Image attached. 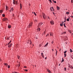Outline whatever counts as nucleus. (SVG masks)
I'll return each mask as SVG.
<instances>
[{
    "label": "nucleus",
    "instance_id": "f257e3e1",
    "mask_svg": "<svg viewBox=\"0 0 73 73\" xmlns=\"http://www.w3.org/2000/svg\"><path fill=\"white\" fill-rule=\"evenodd\" d=\"M13 3L14 4H16V5H17V1L13 0Z\"/></svg>",
    "mask_w": 73,
    "mask_h": 73
},
{
    "label": "nucleus",
    "instance_id": "f03ea898",
    "mask_svg": "<svg viewBox=\"0 0 73 73\" xmlns=\"http://www.w3.org/2000/svg\"><path fill=\"white\" fill-rule=\"evenodd\" d=\"M42 17L44 19H46V15L44 14H43L42 15Z\"/></svg>",
    "mask_w": 73,
    "mask_h": 73
},
{
    "label": "nucleus",
    "instance_id": "7ed1b4c3",
    "mask_svg": "<svg viewBox=\"0 0 73 73\" xmlns=\"http://www.w3.org/2000/svg\"><path fill=\"white\" fill-rule=\"evenodd\" d=\"M3 20L4 21H8V19L7 18H5L3 19Z\"/></svg>",
    "mask_w": 73,
    "mask_h": 73
},
{
    "label": "nucleus",
    "instance_id": "20e7f679",
    "mask_svg": "<svg viewBox=\"0 0 73 73\" xmlns=\"http://www.w3.org/2000/svg\"><path fill=\"white\" fill-rule=\"evenodd\" d=\"M32 23H31L29 24V25L28 27L29 28H31L32 27Z\"/></svg>",
    "mask_w": 73,
    "mask_h": 73
},
{
    "label": "nucleus",
    "instance_id": "39448f33",
    "mask_svg": "<svg viewBox=\"0 0 73 73\" xmlns=\"http://www.w3.org/2000/svg\"><path fill=\"white\" fill-rule=\"evenodd\" d=\"M50 23L52 25H53L54 24V22L53 21H50Z\"/></svg>",
    "mask_w": 73,
    "mask_h": 73
},
{
    "label": "nucleus",
    "instance_id": "423d86ee",
    "mask_svg": "<svg viewBox=\"0 0 73 73\" xmlns=\"http://www.w3.org/2000/svg\"><path fill=\"white\" fill-rule=\"evenodd\" d=\"M47 70L49 72V73H52L50 70L49 69H47Z\"/></svg>",
    "mask_w": 73,
    "mask_h": 73
},
{
    "label": "nucleus",
    "instance_id": "0eeeda50",
    "mask_svg": "<svg viewBox=\"0 0 73 73\" xmlns=\"http://www.w3.org/2000/svg\"><path fill=\"white\" fill-rule=\"evenodd\" d=\"M47 70L49 72V73H52L50 70L49 69H47Z\"/></svg>",
    "mask_w": 73,
    "mask_h": 73
},
{
    "label": "nucleus",
    "instance_id": "6e6552de",
    "mask_svg": "<svg viewBox=\"0 0 73 73\" xmlns=\"http://www.w3.org/2000/svg\"><path fill=\"white\" fill-rule=\"evenodd\" d=\"M42 23H40L38 24V26L39 27V26H40V25H42Z\"/></svg>",
    "mask_w": 73,
    "mask_h": 73
},
{
    "label": "nucleus",
    "instance_id": "1a4fd4ad",
    "mask_svg": "<svg viewBox=\"0 0 73 73\" xmlns=\"http://www.w3.org/2000/svg\"><path fill=\"white\" fill-rule=\"evenodd\" d=\"M48 45V42H47L46 44L44 46V47H46V46H47Z\"/></svg>",
    "mask_w": 73,
    "mask_h": 73
},
{
    "label": "nucleus",
    "instance_id": "9d476101",
    "mask_svg": "<svg viewBox=\"0 0 73 73\" xmlns=\"http://www.w3.org/2000/svg\"><path fill=\"white\" fill-rule=\"evenodd\" d=\"M60 7H58V6H57V10L58 11V10H60Z\"/></svg>",
    "mask_w": 73,
    "mask_h": 73
},
{
    "label": "nucleus",
    "instance_id": "9b49d317",
    "mask_svg": "<svg viewBox=\"0 0 73 73\" xmlns=\"http://www.w3.org/2000/svg\"><path fill=\"white\" fill-rule=\"evenodd\" d=\"M37 31H38L39 32L40 31V28H38L37 29Z\"/></svg>",
    "mask_w": 73,
    "mask_h": 73
},
{
    "label": "nucleus",
    "instance_id": "f8f14e48",
    "mask_svg": "<svg viewBox=\"0 0 73 73\" xmlns=\"http://www.w3.org/2000/svg\"><path fill=\"white\" fill-rule=\"evenodd\" d=\"M68 67L69 68H72V69L73 68V67L69 65Z\"/></svg>",
    "mask_w": 73,
    "mask_h": 73
},
{
    "label": "nucleus",
    "instance_id": "ddd939ff",
    "mask_svg": "<svg viewBox=\"0 0 73 73\" xmlns=\"http://www.w3.org/2000/svg\"><path fill=\"white\" fill-rule=\"evenodd\" d=\"M64 59L63 58H62V60L61 61V62H64Z\"/></svg>",
    "mask_w": 73,
    "mask_h": 73
},
{
    "label": "nucleus",
    "instance_id": "4468645a",
    "mask_svg": "<svg viewBox=\"0 0 73 73\" xmlns=\"http://www.w3.org/2000/svg\"><path fill=\"white\" fill-rule=\"evenodd\" d=\"M6 10H8V6H6Z\"/></svg>",
    "mask_w": 73,
    "mask_h": 73
},
{
    "label": "nucleus",
    "instance_id": "2eb2a0df",
    "mask_svg": "<svg viewBox=\"0 0 73 73\" xmlns=\"http://www.w3.org/2000/svg\"><path fill=\"white\" fill-rule=\"evenodd\" d=\"M60 25L61 26V27H62L63 26V23H60Z\"/></svg>",
    "mask_w": 73,
    "mask_h": 73
},
{
    "label": "nucleus",
    "instance_id": "dca6fc26",
    "mask_svg": "<svg viewBox=\"0 0 73 73\" xmlns=\"http://www.w3.org/2000/svg\"><path fill=\"white\" fill-rule=\"evenodd\" d=\"M8 28H11V25H9L8 26Z\"/></svg>",
    "mask_w": 73,
    "mask_h": 73
},
{
    "label": "nucleus",
    "instance_id": "f3484780",
    "mask_svg": "<svg viewBox=\"0 0 73 73\" xmlns=\"http://www.w3.org/2000/svg\"><path fill=\"white\" fill-rule=\"evenodd\" d=\"M12 45V44H11L10 45H9V48H10L11 46V45Z\"/></svg>",
    "mask_w": 73,
    "mask_h": 73
},
{
    "label": "nucleus",
    "instance_id": "a211bd4d",
    "mask_svg": "<svg viewBox=\"0 0 73 73\" xmlns=\"http://www.w3.org/2000/svg\"><path fill=\"white\" fill-rule=\"evenodd\" d=\"M31 40H29V43L30 44H31Z\"/></svg>",
    "mask_w": 73,
    "mask_h": 73
},
{
    "label": "nucleus",
    "instance_id": "6ab92c4d",
    "mask_svg": "<svg viewBox=\"0 0 73 73\" xmlns=\"http://www.w3.org/2000/svg\"><path fill=\"white\" fill-rule=\"evenodd\" d=\"M3 11H2V10H0V13H3Z\"/></svg>",
    "mask_w": 73,
    "mask_h": 73
},
{
    "label": "nucleus",
    "instance_id": "aec40b11",
    "mask_svg": "<svg viewBox=\"0 0 73 73\" xmlns=\"http://www.w3.org/2000/svg\"><path fill=\"white\" fill-rule=\"evenodd\" d=\"M68 31L69 33H72V31L71 30H69Z\"/></svg>",
    "mask_w": 73,
    "mask_h": 73
},
{
    "label": "nucleus",
    "instance_id": "412c9836",
    "mask_svg": "<svg viewBox=\"0 0 73 73\" xmlns=\"http://www.w3.org/2000/svg\"><path fill=\"white\" fill-rule=\"evenodd\" d=\"M70 13L69 12H66V14H67V15H69V14Z\"/></svg>",
    "mask_w": 73,
    "mask_h": 73
},
{
    "label": "nucleus",
    "instance_id": "4be33fe9",
    "mask_svg": "<svg viewBox=\"0 0 73 73\" xmlns=\"http://www.w3.org/2000/svg\"><path fill=\"white\" fill-rule=\"evenodd\" d=\"M70 52H73V51L72 50V49H70Z\"/></svg>",
    "mask_w": 73,
    "mask_h": 73
},
{
    "label": "nucleus",
    "instance_id": "5701e85b",
    "mask_svg": "<svg viewBox=\"0 0 73 73\" xmlns=\"http://www.w3.org/2000/svg\"><path fill=\"white\" fill-rule=\"evenodd\" d=\"M64 27L65 28H66V26H65V23H64Z\"/></svg>",
    "mask_w": 73,
    "mask_h": 73
},
{
    "label": "nucleus",
    "instance_id": "b1692460",
    "mask_svg": "<svg viewBox=\"0 0 73 73\" xmlns=\"http://www.w3.org/2000/svg\"><path fill=\"white\" fill-rule=\"evenodd\" d=\"M67 21H69V19H67Z\"/></svg>",
    "mask_w": 73,
    "mask_h": 73
},
{
    "label": "nucleus",
    "instance_id": "393cba45",
    "mask_svg": "<svg viewBox=\"0 0 73 73\" xmlns=\"http://www.w3.org/2000/svg\"><path fill=\"white\" fill-rule=\"evenodd\" d=\"M20 7H22V4H20Z\"/></svg>",
    "mask_w": 73,
    "mask_h": 73
},
{
    "label": "nucleus",
    "instance_id": "a878e982",
    "mask_svg": "<svg viewBox=\"0 0 73 73\" xmlns=\"http://www.w3.org/2000/svg\"><path fill=\"white\" fill-rule=\"evenodd\" d=\"M57 50H56V56H57Z\"/></svg>",
    "mask_w": 73,
    "mask_h": 73
},
{
    "label": "nucleus",
    "instance_id": "bb28decb",
    "mask_svg": "<svg viewBox=\"0 0 73 73\" xmlns=\"http://www.w3.org/2000/svg\"><path fill=\"white\" fill-rule=\"evenodd\" d=\"M13 7H12L11 9V10H12V11H13Z\"/></svg>",
    "mask_w": 73,
    "mask_h": 73
},
{
    "label": "nucleus",
    "instance_id": "cd10ccee",
    "mask_svg": "<svg viewBox=\"0 0 73 73\" xmlns=\"http://www.w3.org/2000/svg\"><path fill=\"white\" fill-rule=\"evenodd\" d=\"M52 11H54V9L53 8V7H52Z\"/></svg>",
    "mask_w": 73,
    "mask_h": 73
},
{
    "label": "nucleus",
    "instance_id": "c85d7f7f",
    "mask_svg": "<svg viewBox=\"0 0 73 73\" xmlns=\"http://www.w3.org/2000/svg\"><path fill=\"white\" fill-rule=\"evenodd\" d=\"M2 16H3V17H5V15L4 14H3L2 15Z\"/></svg>",
    "mask_w": 73,
    "mask_h": 73
},
{
    "label": "nucleus",
    "instance_id": "c756f323",
    "mask_svg": "<svg viewBox=\"0 0 73 73\" xmlns=\"http://www.w3.org/2000/svg\"><path fill=\"white\" fill-rule=\"evenodd\" d=\"M64 70H65V71H66V68H64Z\"/></svg>",
    "mask_w": 73,
    "mask_h": 73
},
{
    "label": "nucleus",
    "instance_id": "7c9ffc66",
    "mask_svg": "<svg viewBox=\"0 0 73 73\" xmlns=\"http://www.w3.org/2000/svg\"><path fill=\"white\" fill-rule=\"evenodd\" d=\"M5 65H6L7 66H8V64H7V63H5Z\"/></svg>",
    "mask_w": 73,
    "mask_h": 73
},
{
    "label": "nucleus",
    "instance_id": "2f4dec72",
    "mask_svg": "<svg viewBox=\"0 0 73 73\" xmlns=\"http://www.w3.org/2000/svg\"><path fill=\"white\" fill-rule=\"evenodd\" d=\"M67 52V51H65L64 52V53L65 54L66 53V52Z\"/></svg>",
    "mask_w": 73,
    "mask_h": 73
},
{
    "label": "nucleus",
    "instance_id": "473e14b6",
    "mask_svg": "<svg viewBox=\"0 0 73 73\" xmlns=\"http://www.w3.org/2000/svg\"><path fill=\"white\" fill-rule=\"evenodd\" d=\"M49 34H47V35H46V37H47V36H49Z\"/></svg>",
    "mask_w": 73,
    "mask_h": 73
},
{
    "label": "nucleus",
    "instance_id": "72a5a7b5",
    "mask_svg": "<svg viewBox=\"0 0 73 73\" xmlns=\"http://www.w3.org/2000/svg\"><path fill=\"white\" fill-rule=\"evenodd\" d=\"M64 57H66V54H64Z\"/></svg>",
    "mask_w": 73,
    "mask_h": 73
},
{
    "label": "nucleus",
    "instance_id": "f704fd0d",
    "mask_svg": "<svg viewBox=\"0 0 73 73\" xmlns=\"http://www.w3.org/2000/svg\"><path fill=\"white\" fill-rule=\"evenodd\" d=\"M34 14L35 15V16H36V14L35 13V12L34 13Z\"/></svg>",
    "mask_w": 73,
    "mask_h": 73
},
{
    "label": "nucleus",
    "instance_id": "c9c22d12",
    "mask_svg": "<svg viewBox=\"0 0 73 73\" xmlns=\"http://www.w3.org/2000/svg\"><path fill=\"white\" fill-rule=\"evenodd\" d=\"M8 68H10V66L8 65Z\"/></svg>",
    "mask_w": 73,
    "mask_h": 73
},
{
    "label": "nucleus",
    "instance_id": "e433bc0d",
    "mask_svg": "<svg viewBox=\"0 0 73 73\" xmlns=\"http://www.w3.org/2000/svg\"><path fill=\"white\" fill-rule=\"evenodd\" d=\"M52 33H50V36H52Z\"/></svg>",
    "mask_w": 73,
    "mask_h": 73
},
{
    "label": "nucleus",
    "instance_id": "4c0bfd02",
    "mask_svg": "<svg viewBox=\"0 0 73 73\" xmlns=\"http://www.w3.org/2000/svg\"><path fill=\"white\" fill-rule=\"evenodd\" d=\"M24 70L25 71H26V72H27V71H28V70Z\"/></svg>",
    "mask_w": 73,
    "mask_h": 73
},
{
    "label": "nucleus",
    "instance_id": "58836bf2",
    "mask_svg": "<svg viewBox=\"0 0 73 73\" xmlns=\"http://www.w3.org/2000/svg\"><path fill=\"white\" fill-rule=\"evenodd\" d=\"M71 3H73V0H71Z\"/></svg>",
    "mask_w": 73,
    "mask_h": 73
},
{
    "label": "nucleus",
    "instance_id": "ea45409f",
    "mask_svg": "<svg viewBox=\"0 0 73 73\" xmlns=\"http://www.w3.org/2000/svg\"><path fill=\"white\" fill-rule=\"evenodd\" d=\"M50 9L51 11H52V7L50 8Z\"/></svg>",
    "mask_w": 73,
    "mask_h": 73
},
{
    "label": "nucleus",
    "instance_id": "a19ab883",
    "mask_svg": "<svg viewBox=\"0 0 73 73\" xmlns=\"http://www.w3.org/2000/svg\"><path fill=\"white\" fill-rule=\"evenodd\" d=\"M46 18L47 19H49L50 18H49V17H47Z\"/></svg>",
    "mask_w": 73,
    "mask_h": 73
},
{
    "label": "nucleus",
    "instance_id": "79ce46f5",
    "mask_svg": "<svg viewBox=\"0 0 73 73\" xmlns=\"http://www.w3.org/2000/svg\"><path fill=\"white\" fill-rule=\"evenodd\" d=\"M19 58H20V56H18V59H19Z\"/></svg>",
    "mask_w": 73,
    "mask_h": 73
},
{
    "label": "nucleus",
    "instance_id": "37998d69",
    "mask_svg": "<svg viewBox=\"0 0 73 73\" xmlns=\"http://www.w3.org/2000/svg\"><path fill=\"white\" fill-rule=\"evenodd\" d=\"M7 40H9V38H7Z\"/></svg>",
    "mask_w": 73,
    "mask_h": 73
},
{
    "label": "nucleus",
    "instance_id": "c03bdc74",
    "mask_svg": "<svg viewBox=\"0 0 73 73\" xmlns=\"http://www.w3.org/2000/svg\"><path fill=\"white\" fill-rule=\"evenodd\" d=\"M49 1H50V3H52V1L51 0H49Z\"/></svg>",
    "mask_w": 73,
    "mask_h": 73
},
{
    "label": "nucleus",
    "instance_id": "a18cd8bd",
    "mask_svg": "<svg viewBox=\"0 0 73 73\" xmlns=\"http://www.w3.org/2000/svg\"><path fill=\"white\" fill-rule=\"evenodd\" d=\"M54 3H56V1H54Z\"/></svg>",
    "mask_w": 73,
    "mask_h": 73
},
{
    "label": "nucleus",
    "instance_id": "49530a36",
    "mask_svg": "<svg viewBox=\"0 0 73 73\" xmlns=\"http://www.w3.org/2000/svg\"><path fill=\"white\" fill-rule=\"evenodd\" d=\"M64 20H66V17H64Z\"/></svg>",
    "mask_w": 73,
    "mask_h": 73
},
{
    "label": "nucleus",
    "instance_id": "de8ad7c7",
    "mask_svg": "<svg viewBox=\"0 0 73 73\" xmlns=\"http://www.w3.org/2000/svg\"><path fill=\"white\" fill-rule=\"evenodd\" d=\"M24 68H27V67H26V66H25L24 67Z\"/></svg>",
    "mask_w": 73,
    "mask_h": 73
},
{
    "label": "nucleus",
    "instance_id": "09e8293b",
    "mask_svg": "<svg viewBox=\"0 0 73 73\" xmlns=\"http://www.w3.org/2000/svg\"><path fill=\"white\" fill-rule=\"evenodd\" d=\"M2 61V60H1V58H0V61Z\"/></svg>",
    "mask_w": 73,
    "mask_h": 73
},
{
    "label": "nucleus",
    "instance_id": "8fccbe9b",
    "mask_svg": "<svg viewBox=\"0 0 73 73\" xmlns=\"http://www.w3.org/2000/svg\"><path fill=\"white\" fill-rule=\"evenodd\" d=\"M41 55H42H42H43V53H41Z\"/></svg>",
    "mask_w": 73,
    "mask_h": 73
},
{
    "label": "nucleus",
    "instance_id": "3c124183",
    "mask_svg": "<svg viewBox=\"0 0 73 73\" xmlns=\"http://www.w3.org/2000/svg\"><path fill=\"white\" fill-rule=\"evenodd\" d=\"M53 41L52 42V44H53Z\"/></svg>",
    "mask_w": 73,
    "mask_h": 73
},
{
    "label": "nucleus",
    "instance_id": "603ef678",
    "mask_svg": "<svg viewBox=\"0 0 73 73\" xmlns=\"http://www.w3.org/2000/svg\"><path fill=\"white\" fill-rule=\"evenodd\" d=\"M9 44H10V42H9L8 43V45H9Z\"/></svg>",
    "mask_w": 73,
    "mask_h": 73
},
{
    "label": "nucleus",
    "instance_id": "864d4df0",
    "mask_svg": "<svg viewBox=\"0 0 73 73\" xmlns=\"http://www.w3.org/2000/svg\"><path fill=\"white\" fill-rule=\"evenodd\" d=\"M64 34H65V33H66V32H64Z\"/></svg>",
    "mask_w": 73,
    "mask_h": 73
},
{
    "label": "nucleus",
    "instance_id": "5fc2aeb1",
    "mask_svg": "<svg viewBox=\"0 0 73 73\" xmlns=\"http://www.w3.org/2000/svg\"><path fill=\"white\" fill-rule=\"evenodd\" d=\"M72 58H73V55H72Z\"/></svg>",
    "mask_w": 73,
    "mask_h": 73
},
{
    "label": "nucleus",
    "instance_id": "6e6d98bb",
    "mask_svg": "<svg viewBox=\"0 0 73 73\" xmlns=\"http://www.w3.org/2000/svg\"><path fill=\"white\" fill-rule=\"evenodd\" d=\"M35 22H36V21L37 22V20L35 19Z\"/></svg>",
    "mask_w": 73,
    "mask_h": 73
},
{
    "label": "nucleus",
    "instance_id": "4d7b16f0",
    "mask_svg": "<svg viewBox=\"0 0 73 73\" xmlns=\"http://www.w3.org/2000/svg\"><path fill=\"white\" fill-rule=\"evenodd\" d=\"M42 57H43V58H44V56H43V55H42Z\"/></svg>",
    "mask_w": 73,
    "mask_h": 73
},
{
    "label": "nucleus",
    "instance_id": "13d9d810",
    "mask_svg": "<svg viewBox=\"0 0 73 73\" xmlns=\"http://www.w3.org/2000/svg\"><path fill=\"white\" fill-rule=\"evenodd\" d=\"M45 33V32H44V35Z\"/></svg>",
    "mask_w": 73,
    "mask_h": 73
},
{
    "label": "nucleus",
    "instance_id": "bf43d9fd",
    "mask_svg": "<svg viewBox=\"0 0 73 73\" xmlns=\"http://www.w3.org/2000/svg\"><path fill=\"white\" fill-rule=\"evenodd\" d=\"M65 21H66V20H64V22H65Z\"/></svg>",
    "mask_w": 73,
    "mask_h": 73
},
{
    "label": "nucleus",
    "instance_id": "052dcab7",
    "mask_svg": "<svg viewBox=\"0 0 73 73\" xmlns=\"http://www.w3.org/2000/svg\"><path fill=\"white\" fill-rule=\"evenodd\" d=\"M22 8V7H20V9H21V8Z\"/></svg>",
    "mask_w": 73,
    "mask_h": 73
},
{
    "label": "nucleus",
    "instance_id": "680f3d73",
    "mask_svg": "<svg viewBox=\"0 0 73 73\" xmlns=\"http://www.w3.org/2000/svg\"><path fill=\"white\" fill-rule=\"evenodd\" d=\"M9 42H10V43H11V40H10V41Z\"/></svg>",
    "mask_w": 73,
    "mask_h": 73
},
{
    "label": "nucleus",
    "instance_id": "e2e57ef3",
    "mask_svg": "<svg viewBox=\"0 0 73 73\" xmlns=\"http://www.w3.org/2000/svg\"><path fill=\"white\" fill-rule=\"evenodd\" d=\"M14 73H17V72H14Z\"/></svg>",
    "mask_w": 73,
    "mask_h": 73
},
{
    "label": "nucleus",
    "instance_id": "0e129e2a",
    "mask_svg": "<svg viewBox=\"0 0 73 73\" xmlns=\"http://www.w3.org/2000/svg\"><path fill=\"white\" fill-rule=\"evenodd\" d=\"M46 58H46H46H45V59H46Z\"/></svg>",
    "mask_w": 73,
    "mask_h": 73
},
{
    "label": "nucleus",
    "instance_id": "69168bd1",
    "mask_svg": "<svg viewBox=\"0 0 73 73\" xmlns=\"http://www.w3.org/2000/svg\"><path fill=\"white\" fill-rule=\"evenodd\" d=\"M9 12H11V10H10L9 11Z\"/></svg>",
    "mask_w": 73,
    "mask_h": 73
},
{
    "label": "nucleus",
    "instance_id": "338daca9",
    "mask_svg": "<svg viewBox=\"0 0 73 73\" xmlns=\"http://www.w3.org/2000/svg\"><path fill=\"white\" fill-rule=\"evenodd\" d=\"M13 16H14V14H13Z\"/></svg>",
    "mask_w": 73,
    "mask_h": 73
},
{
    "label": "nucleus",
    "instance_id": "774afa93",
    "mask_svg": "<svg viewBox=\"0 0 73 73\" xmlns=\"http://www.w3.org/2000/svg\"><path fill=\"white\" fill-rule=\"evenodd\" d=\"M52 51L54 50H53V49H52Z\"/></svg>",
    "mask_w": 73,
    "mask_h": 73
}]
</instances>
